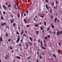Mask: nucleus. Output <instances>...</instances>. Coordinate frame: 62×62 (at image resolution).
<instances>
[{"instance_id": "f257e3e1", "label": "nucleus", "mask_w": 62, "mask_h": 62, "mask_svg": "<svg viewBox=\"0 0 62 62\" xmlns=\"http://www.w3.org/2000/svg\"><path fill=\"white\" fill-rule=\"evenodd\" d=\"M20 36H18V38L16 42V43H17V42H19V41L20 40Z\"/></svg>"}, {"instance_id": "f03ea898", "label": "nucleus", "mask_w": 62, "mask_h": 62, "mask_svg": "<svg viewBox=\"0 0 62 62\" xmlns=\"http://www.w3.org/2000/svg\"><path fill=\"white\" fill-rule=\"evenodd\" d=\"M3 7L5 9V10H7V8H6V7L4 5H3Z\"/></svg>"}, {"instance_id": "7ed1b4c3", "label": "nucleus", "mask_w": 62, "mask_h": 62, "mask_svg": "<svg viewBox=\"0 0 62 62\" xmlns=\"http://www.w3.org/2000/svg\"><path fill=\"white\" fill-rule=\"evenodd\" d=\"M24 21L25 23H27V22H26V21L25 19H24Z\"/></svg>"}, {"instance_id": "20e7f679", "label": "nucleus", "mask_w": 62, "mask_h": 62, "mask_svg": "<svg viewBox=\"0 0 62 62\" xmlns=\"http://www.w3.org/2000/svg\"><path fill=\"white\" fill-rule=\"evenodd\" d=\"M23 30H22V31H21L20 34H21V35H23Z\"/></svg>"}, {"instance_id": "39448f33", "label": "nucleus", "mask_w": 62, "mask_h": 62, "mask_svg": "<svg viewBox=\"0 0 62 62\" xmlns=\"http://www.w3.org/2000/svg\"><path fill=\"white\" fill-rule=\"evenodd\" d=\"M20 14H17V17H18V18H19L20 17Z\"/></svg>"}, {"instance_id": "423d86ee", "label": "nucleus", "mask_w": 62, "mask_h": 62, "mask_svg": "<svg viewBox=\"0 0 62 62\" xmlns=\"http://www.w3.org/2000/svg\"><path fill=\"white\" fill-rule=\"evenodd\" d=\"M13 22H14V19H12L11 22V23H13Z\"/></svg>"}, {"instance_id": "0eeeda50", "label": "nucleus", "mask_w": 62, "mask_h": 62, "mask_svg": "<svg viewBox=\"0 0 62 62\" xmlns=\"http://www.w3.org/2000/svg\"><path fill=\"white\" fill-rule=\"evenodd\" d=\"M57 20V18H55L54 19V22L55 23H56V20Z\"/></svg>"}, {"instance_id": "6e6552de", "label": "nucleus", "mask_w": 62, "mask_h": 62, "mask_svg": "<svg viewBox=\"0 0 62 62\" xmlns=\"http://www.w3.org/2000/svg\"><path fill=\"white\" fill-rule=\"evenodd\" d=\"M3 41V39H2V37H1L0 38V41Z\"/></svg>"}, {"instance_id": "1a4fd4ad", "label": "nucleus", "mask_w": 62, "mask_h": 62, "mask_svg": "<svg viewBox=\"0 0 62 62\" xmlns=\"http://www.w3.org/2000/svg\"><path fill=\"white\" fill-rule=\"evenodd\" d=\"M51 26L52 27V28H54V25H53V23H52Z\"/></svg>"}, {"instance_id": "9d476101", "label": "nucleus", "mask_w": 62, "mask_h": 62, "mask_svg": "<svg viewBox=\"0 0 62 62\" xmlns=\"http://www.w3.org/2000/svg\"><path fill=\"white\" fill-rule=\"evenodd\" d=\"M29 38H30V40L31 41H33V40H32V38L31 37H30Z\"/></svg>"}, {"instance_id": "9b49d317", "label": "nucleus", "mask_w": 62, "mask_h": 62, "mask_svg": "<svg viewBox=\"0 0 62 62\" xmlns=\"http://www.w3.org/2000/svg\"><path fill=\"white\" fill-rule=\"evenodd\" d=\"M21 43H23V39H21Z\"/></svg>"}, {"instance_id": "f8f14e48", "label": "nucleus", "mask_w": 62, "mask_h": 62, "mask_svg": "<svg viewBox=\"0 0 62 62\" xmlns=\"http://www.w3.org/2000/svg\"><path fill=\"white\" fill-rule=\"evenodd\" d=\"M60 33V31H59V32H57L56 33V35H59Z\"/></svg>"}, {"instance_id": "ddd939ff", "label": "nucleus", "mask_w": 62, "mask_h": 62, "mask_svg": "<svg viewBox=\"0 0 62 62\" xmlns=\"http://www.w3.org/2000/svg\"><path fill=\"white\" fill-rule=\"evenodd\" d=\"M46 8L47 9H48L49 8H48V6L47 5H46Z\"/></svg>"}, {"instance_id": "4468645a", "label": "nucleus", "mask_w": 62, "mask_h": 62, "mask_svg": "<svg viewBox=\"0 0 62 62\" xmlns=\"http://www.w3.org/2000/svg\"><path fill=\"white\" fill-rule=\"evenodd\" d=\"M35 26L36 27H39V26H38V24H37L35 25Z\"/></svg>"}, {"instance_id": "2eb2a0df", "label": "nucleus", "mask_w": 62, "mask_h": 62, "mask_svg": "<svg viewBox=\"0 0 62 62\" xmlns=\"http://www.w3.org/2000/svg\"><path fill=\"white\" fill-rule=\"evenodd\" d=\"M16 57L17 58H18V59H21V57H19V56H17Z\"/></svg>"}, {"instance_id": "dca6fc26", "label": "nucleus", "mask_w": 62, "mask_h": 62, "mask_svg": "<svg viewBox=\"0 0 62 62\" xmlns=\"http://www.w3.org/2000/svg\"><path fill=\"white\" fill-rule=\"evenodd\" d=\"M6 37H8V33H6Z\"/></svg>"}, {"instance_id": "f3484780", "label": "nucleus", "mask_w": 62, "mask_h": 62, "mask_svg": "<svg viewBox=\"0 0 62 62\" xmlns=\"http://www.w3.org/2000/svg\"><path fill=\"white\" fill-rule=\"evenodd\" d=\"M26 27L27 28H28V27H30V25H26Z\"/></svg>"}, {"instance_id": "a211bd4d", "label": "nucleus", "mask_w": 62, "mask_h": 62, "mask_svg": "<svg viewBox=\"0 0 62 62\" xmlns=\"http://www.w3.org/2000/svg\"><path fill=\"white\" fill-rule=\"evenodd\" d=\"M3 25H6L7 24V23L5 22L3 23Z\"/></svg>"}, {"instance_id": "6ab92c4d", "label": "nucleus", "mask_w": 62, "mask_h": 62, "mask_svg": "<svg viewBox=\"0 0 62 62\" xmlns=\"http://www.w3.org/2000/svg\"><path fill=\"white\" fill-rule=\"evenodd\" d=\"M36 34L38 35L39 34V32L37 31H36Z\"/></svg>"}, {"instance_id": "aec40b11", "label": "nucleus", "mask_w": 62, "mask_h": 62, "mask_svg": "<svg viewBox=\"0 0 62 62\" xmlns=\"http://www.w3.org/2000/svg\"><path fill=\"white\" fill-rule=\"evenodd\" d=\"M45 54V53L44 52H42V55H44Z\"/></svg>"}, {"instance_id": "412c9836", "label": "nucleus", "mask_w": 62, "mask_h": 62, "mask_svg": "<svg viewBox=\"0 0 62 62\" xmlns=\"http://www.w3.org/2000/svg\"><path fill=\"white\" fill-rule=\"evenodd\" d=\"M44 25L45 26H46V22H44Z\"/></svg>"}, {"instance_id": "4be33fe9", "label": "nucleus", "mask_w": 62, "mask_h": 62, "mask_svg": "<svg viewBox=\"0 0 62 62\" xmlns=\"http://www.w3.org/2000/svg\"><path fill=\"white\" fill-rule=\"evenodd\" d=\"M16 34H18V35H19V32H18V31H17L16 32Z\"/></svg>"}, {"instance_id": "5701e85b", "label": "nucleus", "mask_w": 62, "mask_h": 62, "mask_svg": "<svg viewBox=\"0 0 62 62\" xmlns=\"http://www.w3.org/2000/svg\"><path fill=\"white\" fill-rule=\"evenodd\" d=\"M50 30V28L49 27H48V29H47V31H48V30Z\"/></svg>"}, {"instance_id": "b1692460", "label": "nucleus", "mask_w": 62, "mask_h": 62, "mask_svg": "<svg viewBox=\"0 0 62 62\" xmlns=\"http://www.w3.org/2000/svg\"><path fill=\"white\" fill-rule=\"evenodd\" d=\"M40 17H41L42 18H44V16H40Z\"/></svg>"}, {"instance_id": "393cba45", "label": "nucleus", "mask_w": 62, "mask_h": 62, "mask_svg": "<svg viewBox=\"0 0 62 62\" xmlns=\"http://www.w3.org/2000/svg\"><path fill=\"white\" fill-rule=\"evenodd\" d=\"M53 55L54 57H56V56H55V55L54 54H53Z\"/></svg>"}, {"instance_id": "a878e982", "label": "nucleus", "mask_w": 62, "mask_h": 62, "mask_svg": "<svg viewBox=\"0 0 62 62\" xmlns=\"http://www.w3.org/2000/svg\"><path fill=\"white\" fill-rule=\"evenodd\" d=\"M62 31H60V34H62Z\"/></svg>"}, {"instance_id": "bb28decb", "label": "nucleus", "mask_w": 62, "mask_h": 62, "mask_svg": "<svg viewBox=\"0 0 62 62\" xmlns=\"http://www.w3.org/2000/svg\"><path fill=\"white\" fill-rule=\"evenodd\" d=\"M47 37L48 38H50V35H47Z\"/></svg>"}, {"instance_id": "cd10ccee", "label": "nucleus", "mask_w": 62, "mask_h": 62, "mask_svg": "<svg viewBox=\"0 0 62 62\" xmlns=\"http://www.w3.org/2000/svg\"><path fill=\"white\" fill-rule=\"evenodd\" d=\"M21 17H22L23 15V14L22 13H21Z\"/></svg>"}, {"instance_id": "c85d7f7f", "label": "nucleus", "mask_w": 62, "mask_h": 62, "mask_svg": "<svg viewBox=\"0 0 62 62\" xmlns=\"http://www.w3.org/2000/svg\"><path fill=\"white\" fill-rule=\"evenodd\" d=\"M15 26V23H14L13 24V26L14 27Z\"/></svg>"}, {"instance_id": "c756f323", "label": "nucleus", "mask_w": 62, "mask_h": 62, "mask_svg": "<svg viewBox=\"0 0 62 62\" xmlns=\"http://www.w3.org/2000/svg\"><path fill=\"white\" fill-rule=\"evenodd\" d=\"M58 53H60V50H58Z\"/></svg>"}, {"instance_id": "7c9ffc66", "label": "nucleus", "mask_w": 62, "mask_h": 62, "mask_svg": "<svg viewBox=\"0 0 62 62\" xmlns=\"http://www.w3.org/2000/svg\"><path fill=\"white\" fill-rule=\"evenodd\" d=\"M44 43L45 44L46 43V41H45V40H44Z\"/></svg>"}, {"instance_id": "2f4dec72", "label": "nucleus", "mask_w": 62, "mask_h": 62, "mask_svg": "<svg viewBox=\"0 0 62 62\" xmlns=\"http://www.w3.org/2000/svg\"><path fill=\"white\" fill-rule=\"evenodd\" d=\"M52 9H50V13H51V12H52Z\"/></svg>"}, {"instance_id": "473e14b6", "label": "nucleus", "mask_w": 62, "mask_h": 62, "mask_svg": "<svg viewBox=\"0 0 62 62\" xmlns=\"http://www.w3.org/2000/svg\"><path fill=\"white\" fill-rule=\"evenodd\" d=\"M42 48H43V49H46V48L45 47H42Z\"/></svg>"}, {"instance_id": "72a5a7b5", "label": "nucleus", "mask_w": 62, "mask_h": 62, "mask_svg": "<svg viewBox=\"0 0 62 62\" xmlns=\"http://www.w3.org/2000/svg\"><path fill=\"white\" fill-rule=\"evenodd\" d=\"M1 19H2V20H3V16H1Z\"/></svg>"}, {"instance_id": "f704fd0d", "label": "nucleus", "mask_w": 62, "mask_h": 62, "mask_svg": "<svg viewBox=\"0 0 62 62\" xmlns=\"http://www.w3.org/2000/svg\"><path fill=\"white\" fill-rule=\"evenodd\" d=\"M11 40V39H9V40H8V41H9V42H10Z\"/></svg>"}, {"instance_id": "c9c22d12", "label": "nucleus", "mask_w": 62, "mask_h": 62, "mask_svg": "<svg viewBox=\"0 0 62 62\" xmlns=\"http://www.w3.org/2000/svg\"><path fill=\"white\" fill-rule=\"evenodd\" d=\"M43 29V28H42L41 27L40 28V30H42Z\"/></svg>"}, {"instance_id": "e433bc0d", "label": "nucleus", "mask_w": 62, "mask_h": 62, "mask_svg": "<svg viewBox=\"0 0 62 62\" xmlns=\"http://www.w3.org/2000/svg\"><path fill=\"white\" fill-rule=\"evenodd\" d=\"M55 3H56V4H58V2H57V1H56Z\"/></svg>"}, {"instance_id": "4c0bfd02", "label": "nucleus", "mask_w": 62, "mask_h": 62, "mask_svg": "<svg viewBox=\"0 0 62 62\" xmlns=\"http://www.w3.org/2000/svg\"><path fill=\"white\" fill-rule=\"evenodd\" d=\"M8 7H11V6H10V5H8Z\"/></svg>"}, {"instance_id": "58836bf2", "label": "nucleus", "mask_w": 62, "mask_h": 62, "mask_svg": "<svg viewBox=\"0 0 62 62\" xmlns=\"http://www.w3.org/2000/svg\"><path fill=\"white\" fill-rule=\"evenodd\" d=\"M1 25H2V26H3V25H4V24H3V22H2L1 23Z\"/></svg>"}, {"instance_id": "ea45409f", "label": "nucleus", "mask_w": 62, "mask_h": 62, "mask_svg": "<svg viewBox=\"0 0 62 62\" xmlns=\"http://www.w3.org/2000/svg\"><path fill=\"white\" fill-rule=\"evenodd\" d=\"M12 47H11V46H10V49H11V50L12 49Z\"/></svg>"}, {"instance_id": "a19ab883", "label": "nucleus", "mask_w": 62, "mask_h": 62, "mask_svg": "<svg viewBox=\"0 0 62 62\" xmlns=\"http://www.w3.org/2000/svg\"><path fill=\"white\" fill-rule=\"evenodd\" d=\"M53 18H54V17H53V16H52L51 17V18L52 19H53Z\"/></svg>"}, {"instance_id": "79ce46f5", "label": "nucleus", "mask_w": 62, "mask_h": 62, "mask_svg": "<svg viewBox=\"0 0 62 62\" xmlns=\"http://www.w3.org/2000/svg\"><path fill=\"white\" fill-rule=\"evenodd\" d=\"M6 5H7V6L8 5V3H6Z\"/></svg>"}, {"instance_id": "37998d69", "label": "nucleus", "mask_w": 62, "mask_h": 62, "mask_svg": "<svg viewBox=\"0 0 62 62\" xmlns=\"http://www.w3.org/2000/svg\"><path fill=\"white\" fill-rule=\"evenodd\" d=\"M26 14L24 13V16H26Z\"/></svg>"}, {"instance_id": "c03bdc74", "label": "nucleus", "mask_w": 62, "mask_h": 62, "mask_svg": "<svg viewBox=\"0 0 62 62\" xmlns=\"http://www.w3.org/2000/svg\"><path fill=\"white\" fill-rule=\"evenodd\" d=\"M48 2V0H46V3H47V2Z\"/></svg>"}, {"instance_id": "a18cd8bd", "label": "nucleus", "mask_w": 62, "mask_h": 62, "mask_svg": "<svg viewBox=\"0 0 62 62\" xmlns=\"http://www.w3.org/2000/svg\"><path fill=\"white\" fill-rule=\"evenodd\" d=\"M58 44H59V46H61V44H60L59 43Z\"/></svg>"}, {"instance_id": "49530a36", "label": "nucleus", "mask_w": 62, "mask_h": 62, "mask_svg": "<svg viewBox=\"0 0 62 62\" xmlns=\"http://www.w3.org/2000/svg\"><path fill=\"white\" fill-rule=\"evenodd\" d=\"M28 12V10H27L26 11V13H27Z\"/></svg>"}, {"instance_id": "de8ad7c7", "label": "nucleus", "mask_w": 62, "mask_h": 62, "mask_svg": "<svg viewBox=\"0 0 62 62\" xmlns=\"http://www.w3.org/2000/svg\"><path fill=\"white\" fill-rule=\"evenodd\" d=\"M37 62H39V61H38V59H37Z\"/></svg>"}, {"instance_id": "09e8293b", "label": "nucleus", "mask_w": 62, "mask_h": 62, "mask_svg": "<svg viewBox=\"0 0 62 62\" xmlns=\"http://www.w3.org/2000/svg\"><path fill=\"white\" fill-rule=\"evenodd\" d=\"M38 42H40V40H39V39H38Z\"/></svg>"}, {"instance_id": "8fccbe9b", "label": "nucleus", "mask_w": 62, "mask_h": 62, "mask_svg": "<svg viewBox=\"0 0 62 62\" xmlns=\"http://www.w3.org/2000/svg\"><path fill=\"white\" fill-rule=\"evenodd\" d=\"M30 58H31V57H29V58H28V59H30Z\"/></svg>"}, {"instance_id": "3c124183", "label": "nucleus", "mask_w": 62, "mask_h": 62, "mask_svg": "<svg viewBox=\"0 0 62 62\" xmlns=\"http://www.w3.org/2000/svg\"><path fill=\"white\" fill-rule=\"evenodd\" d=\"M41 58H42V56H41L40 57H39V58L40 59H41Z\"/></svg>"}, {"instance_id": "603ef678", "label": "nucleus", "mask_w": 62, "mask_h": 62, "mask_svg": "<svg viewBox=\"0 0 62 62\" xmlns=\"http://www.w3.org/2000/svg\"><path fill=\"white\" fill-rule=\"evenodd\" d=\"M19 46H20V47H21V46H22V45L21 44H19Z\"/></svg>"}, {"instance_id": "864d4df0", "label": "nucleus", "mask_w": 62, "mask_h": 62, "mask_svg": "<svg viewBox=\"0 0 62 62\" xmlns=\"http://www.w3.org/2000/svg\"><path fill=\"white\" fill-rule=\"evenodd\" d=\"M45 39H48V38H47V37L46 36L45 37Z\"/></svg>"}, {"instance_id": "5fc2aeb1", "label": "nucleus", "mask_w": 62, "mask_h": 62, "mask_svg": "<svg viewBox=\"0 0 62 62\" xmlns=\"http://www.w3.org/2000/svg\"><path fill=\"white\" fill-rule=\"evenodd\" d=\"M19 5V4H18V3H17V7H18V6H19V5Z\"/></svg>"}, {"instance_id": "6e6d98bb", "label": "nucleus", "mask_w": 62, "mask_h": 62, "mask_svg": "<svg viewBox=\"0 0 62 62\" xmlns=\"http://www.w3.org/2000/svg\"><path fill=\"white\" fill-rule=\"evenodd\" d=\"M35 20H36V19L35 18H33V20L34 21H35Z\"/></svg>"}, {"instance_id": "4d7b16f0", "label": "nucleus", "mask_w": 62, "mask_h": 62, "mask_svg": "<svg viewBox=\"0 0 62 62\" xmlns=\"http://www.w3.org/2000/svg\"><path fill=\"white\" fill-rule=\"evenodd\" d=\"M35 18H37V16L36 15L35 16Z\"/></svg>"}, {"instance_id": "13d9d810", "label": "nucleus", "mask_w": 62, "mask_h": 62, "mask_svg": "<svg viewBox=\"0 0 62 62\" xmlns=\"http://www.w3.org/2000/svg\"><path fill=\"white\" fill-rule=\"evenodd\" d=\"M39 24H40V25H41V24H42L41 23V22L40 23H39Z\"/></svg>"}, {"instance_id": "bf43d9fd", "label": "nucleus", "mask_w": 62, "mask_h": 62, "mask_svg": "<svg viewBox=\"0 0 62 62\" xmlns=\"http://www.w3.org/2000/svg\"><path fill=\"white\" fill-rule=\"evenodd\" d=\"M15 8H16V9L17 10V9L16 7V6H15Z\"/></svg>"}, {"instance_id": "052dcab7", "label": "nucleus", "mask_w": 62, "mask_h": 62, "mask_svg": "<svg viewBox=\"0 0 62 62\" xmlns=\"http://www.w3.org/2000/svg\"><path fill=\"white\" fill-rule=\"evenodd\" d=\"M49 55H50V56H52V54H49Z\"/></svg>"}, {"instance_id": "680f3d73", "label": "nucleus", "mask_w": 62, "mask_h": 62, "mask_svg": "<svg viewBox=\"0 0 62 62\" xmlns=\"http://www.w3.org/2000/svg\"><path fill=\"white\" fill-rule=\"evenodd\" d=\"M3 14H5V13H6L5 12H3Z\"/></svg>"}, {"instance_id": "e2e57ef3", "label": "nucleus", "mask_w": 62, "mask_h": 62, "mask_svg": "<svg viewBox=\"0 0 62 62\" xmlns=\"http://www.w3.org/2000/svg\"><path fill=\"white\" fill-rule=\"evenodd\" d=\"M18 28H19V30H20V29H21V28H20V27H19Z\"/></svg>"}, {"instance_id": "0e129e2a", "label": "nucleus", "mask_w": 62, "mask_h": 62, "mask_svg": "<svg viewBox=\"0 0 62 62\" xmlns=\"http://www.w3.org/2000/svg\"><path fill=\"white\" fill-rule=\"evenodd\" d=\"M23 36L24 37V36H25V34H23Z\"/></svg>"}, {"instance_id": "69168bd1", "label": "nucleus", "mask_w": 62, "mask_h": 62, "mask_svg": "<svg viewBox=\"0 0 62 62\" xmlns=\"http://www.w3.org/2000/svg\"><path fill=\"white\" fill-rule=\"evenodd\" d=\"M30 44L31 45H32V44L31 43H30Z\"/></svg>"}, {"instance_id": "338daca9", "label": "nucleus", "mask_w": 62, "mask_h": 62, "mask_svg": "<svg viewBox=\"0 0 62 62\" xmlns=\"http://www.w3.org/2000/svg\"><path fill=\"white\" fill-rule=\"evenodd\" d=\"M5 59H8V57H6L5 58Z\"/></svg>"}, {"instance_id": "774afa93", "label": "nucleus", "mask_w": 62, "mask_h": 62, "mask_svg": "<svg viewBox=\"0 0 62 62\" xmlns=\"http://www.w3.org/2000/svg\"><path fill=\"white\" fill-rule=\"evenodd\" d=\"M49 32L50 33H51V31H49Z\"/></svg>"}]
</instances>
